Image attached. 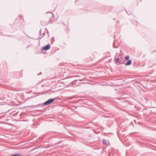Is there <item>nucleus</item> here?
I'll use <instances>...</instances> for the list:
<instances>
[{"label":"nucleus","instance_id":"1","mask_svg":"<svg viewBox=\"0 0 156 156\" xmlns=\"http://www.w3.org/2000/svg\"><path fill=\"white\" fill-rule=\"evenodd\" d=\"M54 99H53V98L50 99H49L48 100V101H47L44 102V105H48L52 103L54 101Z\"/></svg>","mask_w":156,"mask_h":156},{"label":"nucleus","instance_id":"2","mask_svg":"<svg viewBox=\"0 0 156 156\" xmlns=\"http://www.w3.org/2000/svg\"><path fill=\"white\" fill-rule=\"evenodd\" d=\"M51 46L49 44L42 47L41 48L42 51H46L50 49L51 48Z\"/></svg>","mask_w":156,"mask_h":156},{"label":"nucleus","instance_id":"3","mask_svg":"<svg viewBox=\"0 0 156 156\" xmlns=\"http://www.w3.org/2000/svg\"><path fill=\"white\" fill-rule=\"evenodd\" d=\"M82 76H83V75H76L75 76V77H77L78 79L77 80H79L80 81H83V79L85 78L84 77L81 78Z\"/></svg>","mask_w":156,"mask_h":156},{"label":"nucleus","instance_id":"4","mask_svg":"<svg viewBox=\"0 0 156 156\" xmlns=\"http://www.w3.org/2000/svg\"><path fill=\"white\" fill-rule=\"evenodd\" d=\"M132 61L131 60H129L126 63V66H129L132 63Z\"/></svg>","mask_w":156,"mask_h":156},{"label":"nucleus","instance_id":"5","mask_svg":"<svg viewBox=\"0 0 156 156\" xmlns=\"http://www.w3.org/2000/svg\"><path fill=\"white\" fill-rule=\"evenodd\" d=\"M22 155L21 153H16V154H12L10 156H21Z\"/></svg>","mask_w":156,"mask_h":156},{"label":"nucleus","instance_id":"6","mask_svg":"<svg viewBox=\"0 0 156 156\" xmlns=\"http://www.w3.org/2000/svg\"><path fill=\"white\" fill-rule=\"evenodd\" d=\"M41 31H42L41 29H40V31H39V33H40V34H41V35H43V36H42V37L41 38L43 37V36H44V35H45V32H44V33H43L42 34V33H41Z\"/></svg>","mask_w":156,"mask_h":156},{"label":"nucleus","instance_id":"7","mask_svg":"<svg viewBox=\"0 0 156 156\" xmlns=\"http://www.w3.org/2000/svg\"><path fill=\"white\" fill-rule=\"evenodd\" d=\"M76 98V97L74 96H72V97H68V99H69V100H71L73 98Z\"/></svg>","mask_w":156,"mask_h":156},{"label":"nucleus","instance_id":"8","mask_svg":"<svg viewBox=\"0 0 156 156\" xmlns=\"http://www.w3.org/2000/svg\"><path fill=\"white\" fill-rule=\"evenodd\" d=\"M103 143L104 144H106L107 141L105 139H104L103 140Z\"/></svg>","mask_w":156,"mask_h":156},{"label":"nucleus","instance_id":"9","mask_svg":"<svg viewBox=\"0 0 156 156\" xmlns=\"http://www.w3.org/2000/svg\"><path fill=\"white\" fill-rule=\"evenodd\" d=\"M129 56H126L125 58V60L126 61H127L129 60Z\"/></svg>","mask_w":156,"mask_h":156},{"label":"nucleus","instance_id":"10","mask_svg":"<svg viewBox=\"0 0 156 156\" xmlns=\"http://www.w3.org/2000/svg\"><path fill=\"white\" fill-rule=\"evenodd\" d=\"M115 59L116 60L115 62L117 63L119 61V58H115Z\"/></svg>","mask_w":156,"mask_h":156},{"label":"nucleus","instance_id":"11","mask_svg":"<svg viewBox=\"0 0 156 156\" xmlns=\"http://www.w3.org/2000/svg\"><path fill=\"white\" fill-rule=\"evenodd\" d=\"M113 47H114V48H118V46H115V43H113Z\"/></svg>","mask_w":156,"mask_h":156},{"label":"nucleus","instance_id":"12","mask_svg":"<svg viewBox=\"0 0 156 156\" xmlns=\"http://www.w3.org/2000/svg\"><path fill=\"white\" fill-rule=\"evenodd\" d=\"M126 12H127V13H128V15H130V14H131V13H130V14H129V13H127V11H126Z\"/></svg>","mask_w":156,"mask_h":156},{"label":"nucleus","instance_id":"13","mask_svg":"<svg viewBox=\"0 0 156 156\" xmlns=\"http://www.w3.org/2000/svg\"><path fill=\"white\" fill-rule=\"evenodd\" d=\"M117 53L116 54V55H115V57H117Z\"/></svg>","mask_w":156,"mask_h":156},{"label":"nucleus","instance_id":"14","mask_svg":"<svg viewBox=\"0 0 156 156\" xmlns=\"http://www.w3.org/2000/svg\"><path fill=\"white\" fill-rule=\"evenodd\" d=\"M119 63L120 64H121V61H119Z\"/></svg>","mask_w":156,"mask_h":156},{"label":"nucleus","instance_id":"15","mask_svg":"<svg viewBox=\"0 0 156 156\" xmlns=\"http://www.w3.org/2000/svg\"><path fill=\"white\" fill-rule=\"evenodd\" d=\"M114 20H115V18H114Z\"/></svg>","mask_w":156,"mask_h":156},{"label":"nucleus","instance_id":"16","mask_svg":"<svg viewBox=\"0 0 156 156\" xmlns=\"http://www.w3.org/2000/svg\"><path fill=\"white\" fill-rule=\"evenodd\" d=\"M1 99V98H0V99Z\"/></svg>","mask_w":156,"mask_h":156}]
</instances>
